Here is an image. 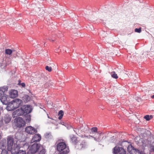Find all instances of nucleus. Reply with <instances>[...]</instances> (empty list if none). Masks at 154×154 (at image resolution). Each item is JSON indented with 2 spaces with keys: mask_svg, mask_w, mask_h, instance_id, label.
I'll use <instances>...</instances> for the list:
<instances>
[{
  "mask_svg": "<svg viewBox=\"0 0 154 154\" xmlns=\"http://www.w3.org/2000/svg\"><path fill=\"white\" fill-rule=\"evenodd\" d=\"M26 132L30 134H34L37 132L36 129H35L31 126L26 127L25 129Z\"/></svg>",
  "mask_w": 154,
  "mask_h": 154,
  "instance_id": "nucleus-6",
  "label": "nucleus"
},
{
  "mask_svg": "<svg viewBox=\"0 0 154 154\" xmlns=\"http://www.w3.org/2000/svg\"><path fill=\"white\" fill-rule=\"evenodd\" d=\"M41 136L39 134H35L31 140V143L39 141L41 139Z\"/></svg>",
  "mask_w": 154,
  "mask_h": 154,
  "instance_id": "nucleus-10",
  "label": "nucleus"
},
{
  "mask_svg": "<svg viewBox=\"0 0 154 154\" xmlns=\"http://www.w3.org/2000/svg\"><path fill=\"white\" fill-rule=\"evenodd\" d=\"M146 131H147L144 128H139L138 129L139 133H140L141 134H145L146 133Z\"/></svg>",
  "mask_w": 154,
  "mask_h": 154,
  "instance_id": "nucleus-22",
  "label": "nucleus"
},
{
  "mask_svg": "<svg viewBox=\"0 0 154 154\" xmlns=\"http://www.w3.org/2000/svg\"><path fill=\"white\" fill-rule=\"evenodd\" d=\"M15 51L14 50H12L9 49H6L5 50V53L7 55H10L13 52Z\"/></svg>",
  "mask_w": 154,
  "mask_h": 154,
  "instance_id": "nucleus-21",
  "label": "nucleus"
},
{
  "mask_svg": "<svg viewBox=\"0 0 154 154\" xmlns=\"http://www.w3.org/2000/svg\"><path fill=\"white\" fill-rule=\"evenodd\" d=\"M141 142L142 144H140V145H142L143 147L146 146L149 143V142L146 139H142V138L139 139V143H140Z\"/></svg>",
  "mask_w": 154,
  "mask_h": 154,
  "instance_id": "nucleus-17",
  "label": "nucleus"
},
{
  "mask_svg": "<svg viewBox=\"0 0 154 154\" xmlns=\"http://www.w3.org/2000/svg\"><path fill=\"white\" fill-rule=\"evenodd\" d=\"M45 69L49 72H51L52 71V68L51 67H49L48 66H46Z\"/></svg>",
  "mask_w": 154,
  "mask_h": 154,
  "instance_id": "nucleus-31",
  "label": "nucleus"
},
{
  "mask_svg": "<svg viewBox=\"0 0 154 154\" xmlns=\"http://www.w3.org/2000/svg\"><path fill=\"white\" fill-rule=\"evenodd\" d=\"M88 129V126L86 125H82L81 126H80L78 129V133L81 134L82 132H84Z\"/></svg>",
  "mask_w": 154,
  "mask_h": 154,
  "instance_id": "nucleus-11",
  "label": "nucleus"
},
{
  "mask_svg": "<svg viewBox=\"0 0 154 154\" xmlns=\"http://www.w3.org/2000/svg\"><path fill=\"white\" fill-rule=\"evenodd\" d=\"M6 109L9 111H11L16 109L12 101L8 104Z\"/></svg>",
  "mask_w": 154,
  "mask_h": 154,
  "instance_id": "nucleus-15",
  "label": "nucleus"
},
{
  "mask_svg": "<svg viewBox=\"0 0 154 154\" xmlns=\"http://www.w3.org/2000/svg\"><path fill=\"white\" fill-rule=\"evenodd\" d=\"M63 116L60 115L58 118V119L60 120L62 118Z\"/></svg>",
  "mask_w": 154,
  "mask_h": 154,
  "instance_id": "nucleus-43",
  "label": "nucleus"
},
{
  "mask_svg": "<svg viewBox=\"0 0 154 154\" xmlns=\"http://www.w3.org/2000/svg\"><path fill=\"white\" fill-rule=\"evenodd\" d=\"M8 149L11 151L12 154H17V150L22 146L17 144V141H14V138L12 136H9L7 138Z\"/></svg>",
  "mask_w": 154,
  "mask_h": 154,
  "instance_id": "nucleus-1",
  "label": "nucleus"
},
{
  "mask_svg": "<svg viewBox=\"0 0 154 154\" xmlns=\"http://www.w3.org/2000/svg\"><path fill=\"white\" fill-rule=\"evenodd\" d=\"M54 0H49L48 2L50 3L51 4L52 3Z\"/></svg>",
  "mask_w": 154,
  "mask_h": 154,
  "instance_id": "nucleus-42",
  "label": "nucleus"
},
{
  "mask_svg": "<svg viewBox=\"0 0 154 154\" xmlns=\"http://www.w3.org/2000/svg\"><path fill=\"white\" fill-rule=\"evenodd\" d=\"M19 149L17 150V154H26V152L25 151L19 150Z\"/></svg>",
  "mask_w": 154,
  "mask_h": 154,
  "instance_id": "nucleus-29",
  "label": "nucleus"
},
{
  "mask_svg": "<svg viewBox=\"0 0 154 154\" xmlns=\"http://www.w3.org/2000/svg\"><path fill=\"white\" fill-rule=\"evenodd\" d=\"M25 119L26 122H29L31 120V115L28 114L26 115L25 116Z\"/></svg>",
  "mask_w": 154,
  "mask_h": 154,
  "instance_id": "nucleus-24",
  "label": "nucleus"
},
{
  "mask_svg": "<svg viewBox=\"0 0 154 154\" xmlns=\"http://www.w3.org/2000/svg\"><path fill=\"white\" fill-rule=\"evenodd\" d=\"M86 137L87 138H88V139H91V138H94V137H93V136H90V135H89V136H86Z\"/></svg>",
  "mask_w": 154,
  "mask_h": 154,
  "instance_id": "nucleus-38",
  "label": "nucleus"
},
{
  "mask_svg": "<svg viewBox=\"0 0 154 154\" xmlns=\"http://www.w3.org/2000/svg\"><path fill=\"white\" fill-rule=\"evenodd\" d=\"M97 134H99V137L98 138L94 137V139L95 141L97 142H100L101 140L100 138V136H101V134H99L98 133H97Z\"/></svg>",
  "mask_w": 154,
  "mask_h": 154,
  "instance_id": "nucleus-27",
  "label": "nucleus"
},
{
  "mask_svg": "<svg viewBox=\"0 0 154 154\" xmlns=\"http://www.w3.org/2000/svg\"><path fill=\"white\" fill-rule=\"evenodd\" d=\"M11 117L8 114H7L4 117V121L5 124L9 123L11 121Z\"/></svg>",
  "mask_w": 154,
  "mask_h": 154,
  "instance_id": "nucleus-16",
  "label": "nucleus"
},
{
  "mask_svg": "<svg viewBox=\"0 0 154 154\" xmlns=\"http://www.w3.org/2000/svg\"><path fill=\"white\" fill-rule=\"evenodd\" d=\"M135 31L138 33H140L141 32V28H136L135 29Z\"/></svg>",
  "mask_w": 154,
  "mask_h": 154,
  "instance_id": "nucleus-32",
  "label": "nucleus"
},
{
  "mask_svg": "<svg viewBox=\"0 0 154 154\" xmlns=\"http://www.w3.org/2000/svg\"><path fill=\"white\" fill-rule=\"evenodd\" d=\"M70 139L72 143L74 144H75L76 143L77 141V138L73 135H71L70 136Z\"/></svg>",
  "mask_w": 154,
  "mask_h": 154,
  "instance_id": "nucleus-20",
  "label": "nucleus"
},
{
  "mask_svg": "<svg viewBox=\"0 0 154 154\" xmlns=\"http://www.w3.org/2000/svg\"><path fill=\"white\" fill-rule=\"evenodd\" d=\"M18 84L19 85H20L23 87H25V84L24 83H20V81H19Z\"/></svg>",
  "mask_w": 154,
  "mask_h": 154,
  "instance_id": "nucleus-34",
  "label": "nucleus"
},
{
  "mask_svg": "<svg viewBox=\"0 0 154 154\" xmlns=\"http://www.w3.org/2000/svg\"><path fill=\"white\" fill-rule=\"evenodd\" d=\"M48 117L49 118H50L49 117V116H48ZM51 119V118H50Z\"/></svg>",
  "mask_w": 154,
  "mask_h": 154,
  "instance_id": "nucleus-46",
  "label": "nucleus"
},
{
  "mask_svg": "<svg viewBox=\"0 0 154 154\" xmlns=\"http://www.w3.org/2000/svg\"><path fill=\"white\" fill-rule=\"evenodd\" d=\"M134 148L131 145H129L127 147V150L128 152L131 154H132L133 150H134Z\"/></svg>",
  "mask_w": 154,
  "mask_h": 154,
  "instance_id": "nucleus-19",
  "label": "nucleus"
},
{
  "mask_svg": "<svg viewBox=\"0 0 154 154\" xmlns=\"http://www.w3.org/2000/svg\"><path fill=\"white\" fill-rule=\"evenodd\" d=\"M2 133H0V140L2 139Z\"/></svg>",
  "mask_w": 154,
  "mask_h": 154,
  "instance_id": "nucleus-44",
  "label": "nucleus"
},
{
  "mask_svg": "<svg viewBox=\"0 0 154 154\" xmlns=\"http://www.w3.org/2000/svg\"><path fill=\"white\" fill-rule=\"evenodd\" d=\"M91 130L92 133H96L97 131V128L96 127H93L91 129Z\"/></svg>",
  "mask_w": 154,
  "mask_h": 154,
  "instance_id": "nucleus-30",
  "label": "nucleus"
},
{
  "mask_svg": "<svg viewBox=\"0 0 154 154\" xmlns=\"http://www.w3.org/2000/svg\"><path fill=\"white\" fill-rule=\"evenodd\" d=\"M24 114V111L22 107L20 109H18L13 112L12 115L13 117L15 118L18 116H21Z\"/></svg>",
  "mask_w": 154,
  "mask_h": 154,
  "instance_id": "nucleus-7",
  "label": "nucleus"
},
{
  "mask_svg": "<svg viewBox=\"0 0 154 154\" xmlns=\"http://www.w3.org/2000/svg\"><path fill=\"white\" fill-rule=\"evenodd\" d=\"M8 88L7 86H4L0 88V97L6 94L5 93L8 91Z\"/></svg>",
  "mask_w": 154,
  "mask_h": 154,
  "instance_id": "nucleus-13",
  "label": "nucleus"
},
{
  "mask_svg": "<svg viewBox=\"0 0 154 154\" xmlns=\"http://www.w3.org/2000/svg\"><path fill=\"white\" fill-rule=\"evenodd\" d=\"M74 131L76 132V133L77 134H79L78 133V131H77V129L76 128H75L74 129Z\"/></svg>",
  "mask_w": 154,
  "mask_h": 154,
  "instance_id": "nucleus-41",
  "label": "nucleus"
},
{
  "mask_svg": "<svg viewBox=\"0 0 154 154\" xmlns=\"http://www.w3.org/2000/svg\"><path fill=\"white\" fill-rule=\"evenodd\" d=\"M37 11H38V15H42L44 14V11L43 9L40 8H38L37 10Z\"/></svg>",
  "mask_w": 154,
  "mask_h": 154,
  "instance_id": "nucleus-25",
  "label": "nucleus"
},
{
  "mask_svg": "<svg viewBox=\"0 0 154 154\" xmlns=\"http://www.w3.org/2000/svg\"><path fill=\"white\" fill-rule=\"evenodd\" d=\"M46 152L45 150L44 149H42L41 150L39 154H45V153Z\"/></svg>",
  "mask_w": 154,
  "mask_h": 154,
  "instance_id": "nucleus-33",
  "label": "nucleus"
},
{
  "mask_svg": "<svg viewBox=\"0 0 154 154\" xmlns=\"http://www.w3.org/2000/svg\"><path fill=\"white\" fill-rule=\"evenodd\" d=\"M151 98H154V94L151 96Z\"/></svg>",
  "mask_w": 154,
  "mask_h": 154,
  "instance_id": "nucleus-45",
  "label": "nucleus"
},
{
  "mask_svg": "<svg viewBox=\"0 0 154 154\" xmlns=\"http://www.w3.org/2000/svg\"><path fill=\"white\" fill-rule=\"evenodd\" d=\"M15 109L22 105L23 102L19 99H16L12 101Z\"/></svg>",
  "mask_w": 154,
  "mask_h": 154,
  "instance_id": "nucleus-8",
  "label": "nucleus"
},
{
  "mask_svg": "<svg viewBox=\"0 0 154 154\" xmlns=\"http://www.w3.org/2000/svg\"><path fill=\"white\" fill-rule=\"evenodd\" d=\"M18 92L16 90H11L10 93V97L11 98H14L17 97L18 96Z\"/></svg>",
  "mask_w": 154,
  "mask_h": 154,
  "instance_id": "nucleus-14",
  "label": "nucleus"
},
{
  "mask_svg": "<svg viewBox=\"0 0 154 154\" xmlns=\"http://www.w3.org/2000/svg\"><path fill=\"white\" fill-rule=\"evenodd\" d=\"M14 122L17 126L19 128L24 126L26 124L23 119L20 117L16 118L14 120Z\"/></svg>",
  "mask_w": 154,
  "mask_h": 154,
  "instance_id": "nucleus-4",
  "label": "nucleus"
},
{
  "mask_svg": "<svg viewBox=\"0 0 154 154\" xmlns=\"http://www.w3.org/2000/svg\"><path fill=\"white\" fill-rule=\"evenodd\" d=\"M22 109H23L24 114H29L32 111L31 106L29 105H25L22 106Z\"/></svg>",
  "mask_w": 154,
  "mask_h": 154,
  "instance_id": "nucleus-9",
  "label": "nucleus"
},
{
  "mask_svg": "<svg viewBox=\"0 0 154 154\" xmlns=\"http://www.w3.org/2000/svg\"><path fill=\"white\" fill-rule=\"evenodd\" d=\"M152 118L153 116L152 115L149 116V115H147L144 117V119H145L146 121H149Z\"/></svg>",
  "mask_w": 154,
  "mask_h": 154,
  "instance_id": "nucleus-26",
  "label": "nucleus"
},
{
  "mask_svg": "<svg viewBox=\"0 0 154 154\" xmlns=\"http://www.w3.org/2000/svg\"><path fill=\"white\" fill-rule=\"evenodd\" d=\"M132 152V154H142V153L141 151L135 148Z\"/></svg>",
  "mask_w": 154,
  "mask_h": 154,
  "instance_id": "nucleus-23",
  "label": "nucleus"
},
{
  "mask_svg": "<svg viewBox=\"0 0 154 154\" xmlns=\"http://www.w3.org/2000/svg\"><path fill=\"white\" fill-rule=\"evenodd\" d=\"M29 144L26 143L25 141L21 142L20 145L22 146V147L26 146V148L29 149V152L32 154L35 153L42 147L41 145L36 143H34L31 146H29Z\"/></svg>",
  "mask_w": 154,
  "mask_h": 154,
  "instance_id": "nucleus-2",
  "label": "nucleus"
},
{
  "mask_svg": "<svg viewBox=\"0 0 154 154\" xmlns=\"http://www.w3.org/2000/svg\"><path fill=\"white\" fill-rule=\"evenodd\" d=\"M58 114L59 115L63 116V112L62 110H60Z\"/></svg>",
  "mask_w": 154,
  "mask_h": 154,
  "instance_id": "nucleus-36",
  "label": "nucleus"
},
{
  "mask_svg": "<svg viewBox=\"0 0 154 154\" xmlns=\"http://www.w3.org/2000/svg\"><path fill=\"white\" fill-rule=\"evenodd\" d=\"M4 125L3 121L2 120L0 121V127L3 126Z\"/></svg>",
  "mask_w": 154,
  "mask_h": 154,
  "instance_id": "nucleus-37",
  "label": "nucleus"
},
{
  "mask_svg": "<svg viewBox=\"0 0 154 154\" xmlns=\"http://www.w3.org/2000/svg\"><path fill=\"white\" fill-rule=\"evenodd\" d=\"M84 146H85V145H84L83 144H80V146H81V147H80V148L81 149V148H83Z\"/></svg>",
  "mask_w": 154,
  "mask_h": 154,
  "instance_id": "nucleus-40",
  "label": "nucleus"
},
{
  "mask_svg": "<svg viewBox=\"0 0 154 154\" xmlns=\"http://www.w3.org/2000/svg\"><path fill=\"white\" fill-rule=\"evenodd\" d=\"M8 152L6 150H3L1 154H8Z\"/></svg>",
  "mask_w": 154,
  "mask_h": 154,
  "instance_id": "nucleus-35",
  "label": "nucleus"
},
{
  "mask_svg": "<svg viewBox=\"0 0 154 154\" xmlns=\"http://www.w3.org/2000/svg\"><path fill=\"white\" fill-rule=\"evenodd\" d=\"M104 32V33H106L105 32Z\"/></svg>",
  "mask_w": 154,
  "mask_h": 154,
  "instance_id": "nucleus-47",
  "label": "nucleus"
},
{
  "mask_svg": "<svg viewBox=\"0 0 154 154\" xmlns=\"http://www.w3.org/2000/svg\"><path fill=\"white\" fill-rule=\"evenodd\" d=\"M113 152L114 154H125L126 151L122 148L115 146L113 149Z\"/></svg>",
  "mask_w": 154,
  "mask_h": 154,
  "instance_id": "nucleus-5",
  "label": "nucleus"
},
{
  "mask_svg": "<svg viewBox=\"0 0 154 154\" xmlns=\"http://www.w3.org/2000/svg\"><path fill=\"white\" fill-rule=\"evenodd\" d=\"M45 138L48 139H50L52 138V136L51 133L47 132L45 134Z\"/></svg>",
  "mask_w": 154,
  "mask_h": 154,
  "instance_id": "nucleus-18",
  "label": "nucleus"
},
{
  "mask_svg": "<svg viewBox=\"0 0 154 154\" xmlns=\"http://www.w3.org/2000/svg\"><path fill=\"white\" fill-rule=\"evenodd\" d=\"M111 76L115 79H117L118 78V77L117 75L116 74L115 72H111Z\"/></svg>",
  "mask_w": 154,
  "mask_h": 154,
  "instance_id": "nucleus-28",
  "label": "nucleus"
},
{
  "mask_svg": "<svg viewBox=\"0 0 154 154\" xmlns=\"http://www.w3.org/2000/svg\"><path fill=\"white\" fill-rule=\"evenodd\" d=\"M151 151L154 152V146H151Z\"/></svg>",
  "mask_w": 154,
  "mask_h": 154,
  "instance_id": "nucleus-39",
  "label": "nucleus"
},
{
  "mask_svg": "<svg viewBox=\"0 0 154 154\" xmlns=\"http://www.w3.org/2000/svg\"><path fill=\"white\" fill-rule=\"evenodd\" d=\"M8 96L6 94L0 97V100L3 104H7L8 103Z\"/></svg>",
  "mask_w": 154,
  "mask_h": 154,
  "instance_id": "nucleus-12",
  "label": "nucleus"
},
{
  "mask_svg": "<svg viewBox=\"0 0 154 154\" xmlns=\"http://www.w3.org/2000/svg\"><path fill=\"white\" fill-rule=\"evenodd\" d=\"M58 151L60 152L61 154H67L69 152V147L64 142H61L58 143L57 146Z\"/></svg>",
  "mask_w": 154,
  "mask_h": 154,
  "instance_id": "nucleus-3",
  "label": "nucleus"
}]
</instances>
